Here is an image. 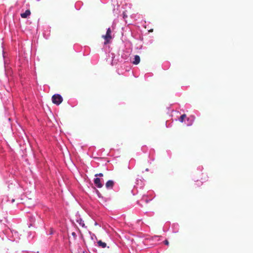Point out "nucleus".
I'll return each instance as SVG.
<instances>
[{
    "instance_id": "39448f33",
    "label": "nucleus",
    "mask_w": 253,
    "mask_h": 253,
    "mask_svg": "<svg viewBox=\"0 0 253 253\" xmlns=\"http://www.w3.org/2000/svg\"><path fill=\"white\" fill-rule=\"evenodd\" d=\"M114 185V181L112 180H108L106 183V187L107 188H112Z\"/></svg>"
},
{
    "instance_id": "20e7f679",
    "label": "nucleus",
    "mask_w": 253,
    "mask_h": 253,
    "mask_svg": "<svg viewBox=\"0 0 253 253\" xmlns=\"http://www.w3.org/2000/svg\"><path fill=\"white\" fill-rule=\"evenodd\" d=\"M31 14L30 10H26L25 12L21 13L20 15L22 18H26Z\"/></svg>"
},
{
    "instance_id": "7ed1b4c3",
    "label": "nucleus",
    "mask_w": 253,
    "mask_h": 253,
    "mask_svg": "<svg viewBox=\"0 0 253 253\" xmlns=\"http://www.w3.org/2000/svg\"><path fill=\"white\" fill-rule=\"evenodd\" d=\"M94 183L95 185L98 188H101L103 185L101 183L100 179L99 178L96 177L94 180Z\"/></svg>"
},
{
    "instance_id": "9b49d317",
    "label": "nucleus",
    "mask_w": 253,
    "mask_h": 253,
    "mask_svg": "<svg viewBox=\"0 0 253 253\" xmlns=\"http://www.w3.org/2000/svg\"><path fill=\"white\" fill-rule=\"evenodd\" d=\"M97 192L98 193V195L100 197V194L99 193L98 191H97Z\"/></svg>"
},
{
    "instance_id": "6e6552de",
    "label": "nucleus",
    "mask_w": 253,
    "mask_h": 253,
    "mask_svg": "<svg viewBox=\"0 0 253 253\" xmlns=\"http://www.w3.org/2000/svg\"><path fill=\"white\" fill-rule=\"evenodd\" d=\"M186 118V115L185 114L182 115L179 118L180 122L181 123H183L184 122V119Z\"/></svg>"
},
{
    "instance_id": "9d476101",
    "label": "nucleus",
    "mask_w": 253,
    "mask_h": 253,
    "mask_svg": "<svg viewBox=\"0 0 253 253\" xmlns=\"http://www.w3.org/2000/svg\"><path fill=\"white\" fill-rule=\"evenodd\" d=\"M164 243H165V244L166 245H168L169 244V241L167 240L164 241Z\"/></svg>"
},
{
    "instance_id": "0eeeda50",
    "label": "nucleus",
    "mask_w": 253,
    "mask_h": 253,
    "mask_svg": "<svg viewBox=\"0 0 253 253\" xmlns=\"http://www.w3.org/2000/svg\"><path fill=\"white\" fill-rule=\"evenodd\" d=\"M97 244H98V246H99L102 248H105L107 246L105 242H103L101 240H99L97 242Z\"/></svg>"
},
{
    "instance_id": "f8f14e48",
    "label": "nucleus",
    "mask_w": 253,
    "mask_h": 253,
    "mask_svg": "<svg viewBox=\"0 0 253 253\" xmlns=\"http://www.w3.org/2000/svg\"><path fill=\"white\" fill-rule=\"evenodd\" d=\"M72 235H74V236H75V235H76V234H75V232H73V233H72Z\"/></svg>"
},
{
    "instance_id": "423d86ee",
    "label": "nucleus",
    "mask_w": 253,
    "mask_h": 253,
    "mask_svg": "<svg viewBox=\"0 0 253 253\" xmlns=\"http://www.w3.org/2000/svg\"><path fill=\"white\" fill-rule=\"evenodd\" d=\"M140 57L137 55H135L133 63L135 65H137L140 62Z\"/></svg>"
},
{
    "instance_id": "f257e3e1",
    "label": "nucleus",
    "mask_w": 253,
    "mask_h": 253,
    "mask_svg": "<svg viewBox=\"0 0 253 253\" xmlns=\"http://www.w3.org/2000/svg\"><path fill=\"white\" fill-rule=\"evenodd\" d=\"M52 101L54 104L59 105L63 101L62 97L59 94H55L52 96Z\"/></svg>"
},
{
    "instance_id": "ddd939ff",
    "label": "nucleus",
    "mask_w": 253,
    "mask_h": 253,
    "mask_svg": "<svg viewBox=\"0 0 253 253\" xmlns=\"http://www.w3.org/2000/svg\"><path fill=\"white\" fill-rule=\"evenodd\" d=\"M84 226V223H83V225H82V226Z\"/></svg>"
},
{
    "instance_id": "f03ea898",
    "label": "nucleus",
    "mask_w": 253,
    "mask_h": 253,
    "mask_svg": "<svg viewBox=\"0 0 253 253\" xmlns=\"http://www.w3.org/2000/svg\"><path fill=\"white\" fill-rule=\"evenodd\" d=\"M102 37L105 40V42H104L105 44H107L110 42V40L112 39L111 30L110 28H108L106 35H103Z\"/></svg>"
},
{
    "instance_id": "1a4fd4ad",
    "label": "nucleus",
    "mask_w": 253,
    "mask_h": 253,
    "mask_svg": "<svg viewBox=\"0 0 253 253\" xmlns=\"http://www.w3.org/2000/svg\"><path fill=\"white\" fill-rule=\"evenodd\" d=\"M103 176V174L102 173H97V174H95V177H97V176L102 177Z\"/></svg>"
}]
</instances>
